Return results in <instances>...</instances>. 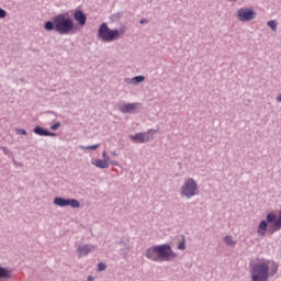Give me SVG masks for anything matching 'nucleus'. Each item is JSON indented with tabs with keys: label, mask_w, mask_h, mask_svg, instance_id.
Returning <instances> with one entry per match:
<instances>
[{
	"label": "nucleus",
	"mask_w": 281,
	"mask_h": 281,
	"mask_svg": "<svg viewBox=\"0 0 281 281\" xmlns=\"http://www.w3.org/2000/svg\"><path fill=\"white\" fill-rule=\"evenodd\" d=\"M124 34V29H111L106 22L101 23L98 30V38L103 43H115V41H120Z\"/></svg>",
	"instance_id": "39448f33"
},
{
	"label": "nucleus",
	"mask_w": 281,
	"mask_h": 281,
	"mask_svg": "<svg viewBox=\"0 0 281 281\" xmlns=\"http://www.w3.org/2000/svg\"><path fill=\"white\" fill-rule=\"evenodd\" d=\"M277 102H280V103H281V94H279V95L277 97Z\"/></svg>",
	"instance_id": "c756f323"
},
{
	"label": "nucleus",
	"mask_w": 281,
	"mask_h": 281,
	"mask_svg": "<svg viewBox=\"0 0 281 281\" xmlns=\"http://www.w3.org/2000/svg\"><path fill=\"white\" fill-rule=\"evenodd\" d=\"M278 273V265L271 260L261 258L250 263V280L251 281H269Z\"/></svg>",
	"instance_id": "f257e3e1"
},
{
	"label": "nucleus",
	"mask_w": 281,
	"mask_h": 281,
	"mask_svg": "<svg viewBox=\"0 0 281 281\" xmlns=\"http://www.w3.org/2000/svg\"><path fill=\"white\" fill-rule=\"evenodd\" d=\"M180 198L190 201L194 196H199V184L193 178H184L182 186L180 187Z\"/></svg>",
	"instance_id": "423d86ee"
},
{
	"label": "nucleus",
	"mask_w": 281,
	"mask_h": 281,
	"mask_svg": "<svg viewBox=\"0 0 281 281\" xmlns=\"http://www.w3.org/2000/svg\"><path fill=\"white\" fill-rule=\"evenodd\" d=\"M87 281H93V277L89 276V277L87 278Z\"/></svg>",
	"instance_id": "2f4dec72"
},
{
	"label": "nucleus",
	"mask_w": 281,
	"mask_h": 281,
	"mask_svg": "<svg viewBox=\"0 0 281 281\" xmlns=\"http://www.w3.org/2000/svg\"><path fill=\"white\" fill-rule=\"evenodd\" d=\"M112 157H117V151H111Z\"/></svg>",
	"instance_id": "c85d7f7f"
},
{
	"label": "nucleus",
	"mask_w": 281,
	"mask_h": 281,
	"mask_svg": "<svg viewBox=\"0 0 281 281\" xmlns=\"http://www.w3.org/2000/svg\"><path fill=\"white\" fill-rule=\"evenodd\" d=\"M44 30H46V32H53V30L56 32V16L53 18V21L45 22Z\"/></svg>",
	"instance_id": "f3484780"
},
{
	"label": "nucleus",
	"mask_w": 281,
	"mask_h": 281,
	"mask_svg": "<svg viewBox=\"0 0 281 281\" xmlns=\"http://www.w3.org/2000/svg\"><path fill=\"white\" fill-rule=\"evenodd\" d=\"M114 16H116V19H120V16H122V13H116L114 14Z\"/></svg>",
	"instance_id": "7c9ffc66"
},
{
	"label": "nucleus",
	"mask_w": 281,
	"mask_h": 281,
	"mask_svg": "<svg viewBox=\"0 0 281 281\" xmlns=\"http://www.w3.org/2000/svg\"><path fill=\"white\" fill-rule=\"evenodd\" d=\"M3 153H4L5 155H8V153H10V149H8L7 147H3Z\"/></svg>",
	"instance_id": "cd10ccee"
},
{
	"label": "nucleus",
	"mask_w": 281,
	"mask_h": 281,
	"mask_svg": "<svg viewBox=\"0 0 281 281\" xmlns=\"http://www.w3.org/2000/svg\"><path fill=\"white\" fill-rule=\"evenodd\" d=\"M74 19L80 25V27H83V25L87 24V14L85 12L78 10L74 13Z\"/></svg>",
	"instance_id": "ddd939ff"
},
{
	"label": "nucleus",
	"mask_w": 281,
	"mask_h": 281,
	"mask_svg": "<svg viewBox=\"0 0 281 281\" xmlns=\"http://www.w3.org/2000/svg\"><path fill=\"white\" fill-rule=\"evenodd\" d=\"M58 128H60V122H56L50 126V131H58Z\"/></svg>",
	"instance_id": "4be33fe9"
},
{
	"label": "nucleus",
	"mask_w": 281,
	"mask_h": 281,
	"mask_svg": "<svg viewBox=\"0 0 281 281\" xmlns=\"http://www.w3.org/2000/svg\"><path fill=\"white\" fill-rule=\"evenodd\" d=\"M80 150H98L100 148V144H94L90 146H79Z\"/></svg>",
	"instance_id": "6ab92c4d"
},
{
	"label": "nucleus",
	"mask_w": 281,
	"mask_h": 281,
	"mask_svg": "<svg viewBox=\"0 0 281 281\" xmlns=\"http://www.w3.org/2000/svg\"><path fill=\"white\" fill-rule=\"evenodd\" d=\"M224 243L228 245L229 247H234L236 245V240H234V237L227 235L224 237Z\"/></svg>",
	"instance_id": "aec40b11"
},
{
	"label": "nucleus",
	"mask_w": 281,
	"mask_h": 281,
	"mask_svg": "<svg viewBox=\"0 0 281 281\" xmlns=\"http://www.w3.org/2000/svg\"><path fill=\"white\" fill-rule=\"evenodd\" d=\"M116 109L117 111H120V113H123L124 115L126 114H133V113H137V111H139V109H142V103L139 102H134V103H126L124 101H121L119 103H116Z\"/></svg>",
	"instance_id": "1a4fd4ad"
},
{
	"label": "nucleus",
	"mask_w": 281,
	"mask_h": 281,
	"mask_svg": "<svg viewBox=\"0 0 281 281\" xmlns=\"http://www.w3.org/2000/svg\"><path fill=\"white\" fill-rule=\"evenodd\" d=\"M5 16H8V12L0 8V19H5Z\"/></svg>",
	"instance_id": "b1692460"
},
{
	"label": "nucleus",
	"mask_w": 281,
	"mask_h": 281,
	"mask_svg": "<svg viewBox=\"0 0 281 281\" xmlns=\"http://www.w3.org/2000/svg\"><path fill=\"white\" fill-rule=\"evenodd\" d=\"M227 1H229V2H236V1H238V0H227Z\"/></svg>",
	"instance_id": "473e14b6"
},
{
	"label": "nucleus",
	"mask_w": 281,
	"mask_h": 281,
	"mask_svg": "<svg viewBox=\"0 0 281 281\" xmlns=\"http://www.w3.org/2000/svg\"><path fill=\"white\" fill-rule=\"evenodd\" d=\"M16 135H27V131H25L24 128H19L16 130Z\"/></svg>",
	"instance_id": "393cba45"
},
{
	"label": "nucleus",
	"mask_w": 281,
	"mask_h": 281,
	"mask_svg": "<svg viewBox=\"0 0 281 281\" xmlns=\"http://www.w3.org/2000/svg\"><path fill=\"white\" fill-rule=\"evenodd\" d=\"M257 16H258V13L251 7H241L236 11V19L240 23H250V21H255Z\"/></svg>",
	"instance_id": "0eeeda50"
},
{
	"label": "nucleus",
	"mask_w": 281,
	"mask_h": 281,
	"mask_svg": "<svg viewBox=\"0 0 281 281\" xmlns=\"http://www.w3.org/2000/svg\"><path fill=\"white\" fill-rule=\"evenodd\" d=\"M144 80H146V77L145 76H136L132 79H125V82H127V85H139L142 82H144Z\"/></svg>",
	"instance_id": "dca6fc26"
},
{
	"label": "nucleus",
	"mask_w": 281,
	"mask_h": 281,
	"mask_svg": "<svg viewBox=\"0 0 281 281\" xmlns=\"http://www.w3.org/2000/svg\"><path fill=\"white\" fill-rule=\"evenodd\" d=\"M104 269H106V263L100 262V263L98 265V271H104Z\"/></svg>",
	"instance_id": "5701e85b"
},
{
	"label": "nucleus",
	"mask_w": 281,
	"mask_h": 281,
	"mask_svg": "<svg viewBox=\"0 0 281 281\" xmlns=\"http://www.w3.org/2000/svg\"><path fill=\"white\" fill-rule=\"evenodd\" d=\"M92 166H95V168H100L101 170H105L110 166H119L117 161L111 160V157H105L102 159L94 158L91 160Z\"/></svg>",
	"instance_id": "f8f14e48"
},
{
	"label": "nucleus",
	"mask_w": 281,
	"mask_h": 281,
	"mask_svg": "<svg viewBox=\"0 0 281 281\" xmlns=\"http://www.w3.org/2000/svg\"><path fill=\"white\" fill-rule=\"evenodd\" d=\"M33 133H35V135H40V137H56V133L49 132L41 126H36L33 130Z\"/></svg>",
	"instance_id": "4468645a"
},
{
	"label": "nucleus",
	"mask_w": 281,
	"mask_h": 281,
	"mask_svg": "<svg viewBox=\"0 0 281 281\" xmlns=\"http://www.w3.org/2000/svg\"><path fill=\"white\" fill-rule=\"evenodd\" d=\"M14 273L8 268L0 267V280H12Z\"/></svg>",
	"instance_id": "2eb2a0df"
},
{
	"label": "nucleus",
	"mask_w": 281,
	"mask_h": 281,
	"mask_svg": "<svg viewBox=\"0 0 281 281\" xmlns=\"http://www.w3.org/2000/svg\"><path fill=\"white\" fill-rule=\"evenodd\" d=\"M267 229L271 232V234L276 232H280L281 229V210L278 215L276 213H269L266 216V220L261 221L257 227V234L259 238H265L267 236Z\"/></svg>",
	"instance_id": "7ed1b4c3"
},
{
	"label": "nucleus",
	"mask_w": 281,
	"mask_h": 281,
	"mask_svg": "<svg viewBox=\"0 0 281 281\" xmlns=\"http://www.w3.org/2000/svg\"><path fill=\"white\" fill-rule=\"evenodd\" d=\"M55 25L57 34L60 36H67L68 34H76L78 27L74 22V19L69 18L67 13H59L55 15Z\"/></svg>",
	"instance_id": "20e7f679"
},
{
	"label": "nucleus",
	"mask_w": 281,
	"mask_h": 281,
	"mask_svg": "<svg viewBox=\"0 0 281 281\" xmlns=\"http://www.w3.org/2000/svg\"><path fill=\"white\" fill-rule=\"evenodd\" d=\"M54 205H57V207H74L78 209L80 207V202L76 199H65L60 196H56L53 201Z\"/></svg>",
	"instance_id": "9d476101"
},
{
	"label": "nucleus",
	"mask_w": 281,
	"mask_h": 281,
	"mask_svg": "<svg viewBox=\"0 0 281 281\" xmlns=\"http://www.w3.org/2000/svg\"><path fill=\"white\" fill-rule=\"evenodd\" d=\"M155 133H157V130H148L147 132H140L134 135H130V139L134 144H146L154 139Z\"/></svg>",
	"instance_id": "6e6552de"
},
{
	"label": "nucleus",
	"mask_w": 281,
	"mask_h": 281,
	"mask_svg": "<svg viewBox=\"0 0 281 281\" xmlns=\"http://www.w3.org/2000/svg\"><path fill=\"white\" fill-rule=\"evenodd\" d=\"M105 157H109V154H106V150L102 151V159H105Z\"/></svg>",
	"instance_id": "a878e982"
},
{
	"label": "nucleus",
	"mask_w": 281,
	"mask_h": 281,
	"mask_svg": "<svg viewBox=\"0 0 281 281\" xmlns=\"http://www.w3.org/2000/svg\"><path fill=\"white\" fill-rule=\"evenodd\" d=\"M178 249L180 251H186V240H182L178 244Z\"/></svg>",
	"instance_id": "412c9836"
},
{
	"label": "nucleus",
	"mask_w": 281,
	"mask_h": 281,
	"mask_svg": "<svg viewBox=\"0 0 281 281\" xmlns=\"http://www.w3.org/2000/svg\"><path fill=\"white\" fill-rule=\"evenodd\" d=\"M268 27L272 30V32H278V21L276 20H270L267 22Z\"/></svg>",
	"instance_id": "a211bd4d"
},
{
	"label": "nucleus",
	"mask_w": 281,
	"mask_h": 281,
	"mask_svg": "<svg viewBox=\"0 0 281 281\" xmlns=\"http://www.w3.org/2000/svg\"><path fill=\"white\" fill-rule=\"evenodd\" d=\"M145 257L151 262H172V260H177L178 255L172 250L170 244H160L147 248Z\"/></svg>",
	"instance_id": "f03ea898"
},
{
	"label": "nucleus",
	"mask_w": 281,
	"mask_h": 281,
	"mask_svg": "<svg viewBox=\"0 0 281 281\" xmlns=\"http://www.w3.org/2000/svg\"><path fill=\"white\" fill-rule=\"evenodd\" d=\"M98 249V246L93 244H80L77 247V256L78 258H87L89 254H93Z\"/></svg>",
	"instance_id": "9b49d317"
},
{
	"label": "nucleus",
	"mask_w": 281,
	"mask_h": 281,
	"mask_svg": "<svg viewBox=\"0 0 281 281\" xmlns=\"http://www.w3.org/2000/svg\"><path fill=\"white\" fill-rule=\"evenodd\" d=\"M146 23H148V20H147V19H142V20H140V24H142V25H144V24H146Z\"/></svg>",
	"instance_id": "bb28decb"
}]
</instances>
